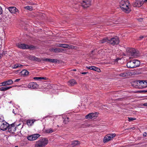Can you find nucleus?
<instances>
[{"instance_id":"f257e3e1","label":"nucleus","mask_w":147,"mask_h":147,"mask_svg":"<svg viewBox=\"0 0 147 147\" xmlns=\"http://www.w3.org/2000/svg\"><path fill=\"white\" fill-rule=\"evenodd\" d=\"M119 5L121 10L126 13H128L131 11L129 1L127 0H122Z\"/></svg>"},{"instance_id":"f03ea898","label":"nucleus","mask_w":147,"mask_h":147,"mask_svg":"<svg viewBox=\"0 0 147 147\" xmlns=\"http://www.w3.org/2000/svg\"><path fill=\"white\" fill-rule=\"evenodd\" d=\"M48 143V139L46 138H43L36 142L34 144V147H45Z\"/></svg>"},{"instance_id":"7ed1b4c3","label":"nucleus","mask_w":147,"mask_h":147,"mask_svg":"<svg viewBox=\"0 0 147 147\" xmlns=\"http://www.w3.org/2000/svg\"><path fill=\"white\" fill-rule=\"evenodd\" d=\"M140 62L138 60H132L128 62L127 64V67L129 68H134L139 66Z\"/></svg>"},{"instance_id":"20e7f679","label":"nucleus","mask_w":147,"mask_h":147,"mask_svg":"<svg viewBox=\"0 0 147 147\" xmlns=\"http://www.w3.org/2000/svg\"><path fill=\"white\" fill-rule=\"evenodd\" d=\"M126 51L127 55L131 56L130 58L135 57L137 55L136 51L134 48H128L127 49Z\"/></svg>"},{"instance_id":"39448f33","label":"nucleus","mask_w":147,"mask_h":147,"mask_svg":"<svg viewBox=\"0 0 147 147\" xmlns=\"http://www.w3.org/2000/svg\"><path fill=\"white\" fill-rule=\"evenodd\" d=\"M116 136L115 134H110L106 136L103 139V142H106L112 140Z\"/></svg>"},{"instance_id":"423d86ee","label":"nucleus","mask_w":147,"mask_h":147,"mask_svg":"<svg viewBox=\"0 0 147 147\" xmlns=\"http://www.w3.org/2000/svg\"><path fill=\"white\" fill-rule=\"evenodd\" d=\"M18 47L20 49H33L34 47L32 45H28L25 44H18L17 45Z\"/></svg>"},{"instance_id":"0eeeda50","label":"nucleus","mask_w":147,"mask_h":147,"mask_svg":"<svg viewBox=\"0 0 147 147\" xmlns=\"http://www.w3.org/2000/svg\"><path fill=\"white\" fill-rule=\"evenodd\" d=\"M108 41L109 43L113 45H117L119 42V38L117 36L109 40Z\"/></svg>"},{"instance_id":"6e6552de","label":"nucleus","mask_w":147,"mask_h":147,"mask_svg":"<svg viewBox=\"0 0 147 147\" xmlns=\"http://www.w3.org/2000/svg\"><path fill=\"white\" fill-rule=\"evenodd\" d=\"M16 130V127L15 125V123H12L9 125L8 128V131L11 133H14Z\"/></svg>"},{"instance_id":"1a4fd4ad","label":"nucleus","mask_w":147,"mask_h":147,"mask_svg":"<svg viewBox=\"0 0 147 147\" xmlns=\"http://www.w3.org/2000/svg\"><path fill=\"white\" fill-rule=\"evenodd\" d=\"M143 3L142 0H136L135 2L132 3V5L134 7H139L141 6Z\"/></svg>"},{"instance_id":"9d476101","label":"nucleus","mask_w":147,"mask_h":147,"mask_svg":"<svg viewBox=\"0 0 147 147\" xmlns=\"http://www.w3.org/2000/svg\"><path fill=\"white\" fill-rule=\"evenodd\" d=\"M8 10L11 13L17 14L19 13V11L14 7H10L7 8Z\"/></svg>"},{"instance_id":"9b49d317","label":"nucleus","mask_w":147,"mask_h":147,"mask_svg":"<svg viewBox=\"0 0 147 147\" xmlns=\"http://www.w3.org/2000/svg\"><path fill=\"white\" fill-rule=\"evenodd\" d=\"M40 135L38 134H35L28 137V139L30 141L35 140L37 139L40 136Z\"/></svg>"},{"instance_id":"f8f14e48","label":"nucleus","mask_w":147,"mask_h":147,"mask_svg":"<svg viewBox=\"0 0 147 147\" xmlns=\"http://www.w3.org/2000/svg\"><path fill=\"white\" fill-rule=\"evenodd\" d=\"M29 88L31 89H36L38 88V85L36 82H31L27 86Z\"/></svg>"},{"instance_id":"ddd939ff","label":"nucleus","mask_w":147,"mask_h":147,"mask_svg":"<svg viewBox=\"0 0 147 147\" xmlns=\"http://www.w3.org/2000/svg\"><path fill=\"white\" fill-rule=\"evenodd\" d=\"M91 5V1L90 0H83L82 5L84 8L89 7Z\"/></svg>"},{"instance_id":"4468645a","label":"nucleus","mask_w":147,"mask_h":147,"mask_svg":"<svg viewBox=\"0 0 147 147\" xmlns=\"http://www.w3.org/2000/svg\"><path fill=\"white\" fill-rule=\"evenodd\" d=\"M138 84L143 88H145L147 87V81L138 80Z\"/></svg>"},{"instance_id":"2eb2a0df","label":"nucleus","mask_w":147,"mask_h":147,"mask_svg":"<svg viewBox=\"0 0 147 147\" xmlns=\"http://www.w3.org/2000/svg\"><path fill=\"white\" fill-rule=\"evenodd\" d=\"M9 124L6 122H4L2 123L0 126V129L1 130L5 131L8 128Z\"/></svg>"},{"instance_id":"dca6fc26","label":"nucleus","mask_w":147,"mask_h":147,"mask_svg":"<svg viewBox=\"0 0 147 147\" xmlns=\"http://www.w3.org/2000/svg\"><path fill=\"white\" fill-rule=\"evenodd\" d=\"M42 60L43 61H48L50 63H56L57 62V59L43 58L42 59Z\"/></svg>"},{"instance_id":"f3484780","label":"nucleus","mask_w":147,"mask_h":147,"mask_svg":"<svg viewBox=\"0 0 147 147\" xmlns=\"http://www.w3.org/2000/svg\"><path fill=\"white\" fill-rule=\"evenodd\" d=\"M13 83V81L11 80H9L7 81L2 82L1 83L2 86H5L6 85H9L12 84Z\"/></svg>"},{"instance_id":"a211bd4d","label":"nucleus","mask_w":147,"mask_h":147,"mask_svg":"<svg viewBox=\"0 0 147 147\" xmlns=\"http://www.w3.org/2000/svg\"><path fill=\"white\" fill-rule=\"evenodd\" d=\"M96 113H91L86 116V118L88 119H92L96 116Z\"/></svg>"},{"instance_id":"6ab92c4d","label":"nucleus","mask_w":147,"mask_h":147,"mask_svg":"<svg viewBox=\"0 0 147 147\" xmlns=\"http://www.w3.org/2000/svg\"><path fill=\"white\" fill-rule=\"evenodd\" d=\"M131 73L129 71H126L119 74L120 76L125 77L131 75Z\"/></svg>"},{"instance_id":"aec40b11","label":"nucleus","mask_w":147,"mask_h":147,"mask_svg":"<svg viewBox=\"0 0 147 147\" xmlns=\"http://www.w3.org/2000/svg\"><path fill=\"white\" fill-rule=\"evenodd\" d=\"M50 51H53L55 53L61 52H62L63 51H64V49H63L57 48H53L51 49H50Z\"/></svg>"},{"instance_id":"412c9836","label":"nucleus","mask_w":147,"mask_h":147,"mask_svg":"<svg viewBox=\"0 0 147 147\" xmlns=\"http://www.w3.org/2000/svg\"><path fill=\"white\" fill-rule=\"evenodd\" d=\"M29 73V72L27 70L24 69L22 71L20 72V75L22 76L25 77L28 76Z\"/></svg>"},{"instance_id":"4be33fe9","label":"nucleus","mask_w":147,"mask_h":147,"mask_svg":"<svg viewBox=\"0 0 147 147\" xmlns=\"http://www.w3.org/2000/svg\"><path fill=\"white\" fill-rule=\"evenodd\" d=\"M62 47L65 48L75 49V47L72 45H68L67 44H63Z\"/></svg>"},{"instance_id":"5701e85b","label":"nucleus","mask_w":147,"mask_h":147,"mask_svg":"<svg viewBox=\"0 0 147 147\" xmlns=\"http://www.w3.org/2000/svg\"><path fill=\"white\" fill-rule=\"evenodd\" d=\"M55 129H53L51 128L45 129L44 131L45 133L49 134L54 132L55 131Z\"/></svg>"},{"instance_id":"b1692460","label":"nucleus","mask_w":147,"mask_h":147,"mask_svg":"<svg viewBox=\"0 0 147 147\" xmlns=\"http://www.w3.org/2000/svg\"><path fill=\"white\" fill-rule=\"evenodd\" d=\"M77 84V82L74 79L70 80L68 82V84L70 86H72Z\"/></svg>"},{"instance_id":"393cba45","label":"nucleus","mask_w":147,"mask_h":147,"mask_svg":"<svg viewBox=\"0 0 147 147\" xmlns=\"http://www.w3.org/2000/svg\"><path fill=\"white\" fill-rule=\"evenodd\" d=\"M86 68L88 69H91L94 71H97L98 72L99 71L98 70L100 71V69L94 66L91 67L86 66Z\"/></svg>"},{"instance_id":"a878e982","label":"nucleus","mask_w":147,"mask_h":147,"mask_svg":"<svg viewBox=\"0 0 147 147\" xmlns=\"http://www.w3.org/2000/svg\"><path fill=\"white\" fill-rule=\"evenodd\" d=\"M34 120H28L27 121V124L28 126H31L35 121Z\"/></svg>"},{"instance_id":"bb28decb","label":"nucleus","mask_w":147,"mask_h":147,"mask_svg":"<svg viewBox=\"0 0 147 147\" xmlns=\"http://www.w3.org/2000/svg\"><path fill=\"white\" fill-rule=\"evenodd\" d=\"M11 86H4L1 87L0 88V90L2 91H4L7 90L10 88H11Z\"/></svg>"},{"instance_id":"cd10ccee","label":"nucleus","mask_w":147,"mask_h":147,"mask_svg":"<svg viewBox=\"0 0 147 147\" xmlns=\"http://www.w3.org/2000/svg\"><path fill=\"white\" fill-rule=\"evenodd\" d=\"M80 144V142L78 141H74L71 142V145L72 146L78 145Z\"/></svg>"},{"instance_id":"c85d7f7f","label":"nucleus","mask_w":147,"mask_h":147,"mask_svg":"<svg viewBox=\"0 0 147 147\" xmlns=\"http://www.w3.org/2000/svg\"><path fill=\"white\" fill-rule=\"evenodd\" d=\"M63 121L65 124L67 123L69 121V118L67 117H63Z\"/></svg>"},{"instance_id":"c756f323","label":"nucleus","mask_w":147,"mask_h":147,"mask_svg":"<svg viewBox=\"0 0 147 147\" xmlns=\"http://www.w3.org/2000/svg\"><path fill=\"white\" fill-rule=\"evenodd\" d=\"M24 8L25 9L30 11H32L33 10V8L32 6H26Z\"/></svg>"},{"instance_id":"7c9ffc66","label":"nucleus","mask_w":147,"mask_h":147,"mask_svg":"<svg viewBox=\"0 0 147 147\" xmlns=\"http://www.w3.org/2000/svg\"><path fill=\"white\" fill-rule=\"evenodd\" d=\"M35 56L32 55H29L28 57V58L30 60L34 61Z\"/></svg>"},{"instance_id":"2f4dec72","label":"nucleus","mask_w":147,"mask_h":147,"mask_svg":"<svg viewBox=\"0 0 147 147\" xmlns=\"http://www.w3.org/2000/svg\"><path fill=\"white\" fill-rule=\"evenodd\" d=\"M42 60V59L39 58L35 57L34 61L40 62Z\"/></svg>"},{"instance_id":"473e14b6","label":"nucleus","mask_w":147,"mask_h":147,"mask_svg":"<svg viewBox=\"0 0 147 147\" xmlns=\"http://www.w3.org/2000/svg\"><path fill=\"white\" fill-rule=\"evenodd\" d=\"M128 121H131L133 120H134L136 119L135 118H132V117H128Z\"/></svg>"},{"instance_id":"72a5a7b5","label":"nucleus","mask_w":147,"mask_h":147,"mask_svg":"<svg viewBox=\"0 0 147 147\" xmlns=\"http://www.w3.org/2000/svg\"><path fill=\"white\" fill-rule=\"evenodd\" d=\"M107 40L108 39H103L100 40V42L102 43H104L107 42Z\"/></svg>"},{"instance_id":"f704fd0d","label":"nucleus","mask_w":147,"mask_h":147,"mask_svg":"<svg viewBox=\"0 0 147 147\" xmlns=\"http://www.w3.org/2000/svg\"><path fill=\"white\" fill-rule=\"evenodd\" d=\"M19 65L18 64H16L14 65V66L13 67V69L17 68L19 67Z\"/></svg>"},{"instance_id":"c9c22d12","label":"nucleus","mask_w":147,"mask_h":147,"mask_svg":"<svg viewBox=\"0 0 147 147\" xmlns=\"http://www.w3.org/2000/svg\"><path fill=\"white\" fill-rule=\"evenodd\" d=\"M34 79L36 80H39L41 79V78L39 77H35L34 78Z\"/></svg>"},{"instance_id":"e433bc0d","label":"nucleus","mask_w":147,"mask_h":147,"mask_svg":"<svg viewBox=\"0 0 147 147\" xmlns=\"http://www.w3.org/2000/svg\"><path fill=\"white\" fill-rule=\"evenodd\" d=\"M4 120V118L3 117V116H1L0 117V121L1 122V121H3Z\"/></svg>"},{"instance_id":"4c0bfd02","label":"nucleus","mask_w":147,"mask_h":147,"mask_svg":"<svg viewBox=\"0 0 147 147\" xmlns=\"http://www.w3.org/2000/svg\"><path fill=\"white\" fill-rule=\"evenodd\" d=\"M3 10L2 7L0 6V15L2 13Z\"/></svg>"},{"instance_id":"58836bf2","label":"nucleus","mask_w":147,"mask_h":147,"mask_svg":"<svg viewBox=\"0 0 147 147\" xmlns=\"http://www.w3.org/2000/svg\"><path fill=\"white\" fill-rule=\"evenodd\" d=\"M62 44H57V45L56 46L58 47H62Z\"/></svg>"},{"instance_id":"ea45409f","label":"nucleus","mask_w":147,"mask_h":147,"mask_svg":"<svg viewBox=\"0 0 147 147\" xmlns=\"http://www.w3.org/2000/svg\"><path fill=\"white\" fill-rule=\"evenodd\" d=\"M5 51H3L0 54L3 57V55H5Z\"/></svg>"},{"instance_id":"a19ab883","label":"nucleus","mask_w":147,"mask_h":147,"mask_svg":"<svg viewBox=\"0 0 147 147\" xmlns=\"http://www.w3.org/2000/svg\"><path fill=\"white\" fill-rule=\"evenodd\" d=\"M20 80V79H17L14 82H19Z\"/></svg>"},{"instance_id":"79ce46f5","label":"nucleus","mask_w":147,"mask_h":147,"mask_svg":"<svg viewBox=\"0 0 147 147\" xmlns=\"http://www.w3.org/2000/svg\"><path fill=\"white\" fill-rule=\"evenodd\" d=\"M147 136V135L146 133L144 132L143 134V136L144 137H146Z\"/></svg>"},{"instance_id":"37998d69","label":"nucleus","mask_w":147,"mask_h":147,"mask_svg":"<svg viewBox=\"0 0 147 147\" xmlns=\"http://www.w3.org/2000/svg\"><path fill=\"white\" fill-rule=\"evenodd\" d=\"M143 105L144 106H147V103H146L143 104Z\"/></svg>"},{"instance_id":"c03bdc74","label":"nucleus","mask_w":147,"mask_h":147,"mask_svg":"<svg viewBox=\"0 0 147 147\" xmlns=\"http://www.w3.org/2000/svg\"><path fill=\"white\" fill-rule=\"evenodd\" d=\"M144 37V36H140V39H142Z\"/></svg>"},{"instance_id":"a18cd8bd","label":"nucleus","mask_w":147,"mask_h":147,"mask_svg":"<svg viewBox=\"0 0 147 147\" xmlns=\"http://www.w3.org/2000/svg\"><path fill=\"white\" fill-rule=\"evenodd\" d=\"M87 73V72H84L82 73L81 74H86Z\"/></svg>"},{"instance_id":"49530a36","label":"nucleus","mask_w":147,"mask_h":147,"mask_svg":"<svg viewBox=\"0 0 147 147\" xmlns=\"http://www.w3.org/2000/svg\"><path fill=\"white\" fill-rule=\"evenodd\" d=\"M30 4V5H34L35 4L34 3H33L32 2Z\"/></svg>"},{"instance_id":"de8ad7c7","label":"nucleus","mask_w":147,"mask_h":147,"mask_svg":"<svg viewBox=\"0 0 147 147\" xmlns=\"http://www.w3.org/2000/svg\"><path fill=\"white\" fill-rule=\"evenodd\" d=\"M47 117L50 118V117H51L50 116H47L45 117H43V118H45Z\"/></svg>"},{"instance_id":"09e8293b","label":"nucleus","mask_w":147,"mask_h":147,"mask_svg":"<svg viewBox=\"0 0 147 147\" xmlns=\"http://www.w3.org/2000/svg\"><path fill=\"white\" fill-rule=\"evenodd\" d=\"M142 91L144 92H147V90H144Z\"/></svg>"},{"instance_id":"8fccbe9b","label":"nucleus","mask_w":147,"mask_h":147,"mask_svg":"<svg viewBox=\"0 0 147 147\" xmlns=\"http://www.w3.org/2000/svg\"><path fill=\"white\" fill-rule=\"evenodd\" d=\"M41 78V79H45L46 78H44V77H40Z\"/></svg>"},{"instance_id":"3c124183","label":"nucleus","mask_w":147,"mask_h":147,"mask_svg":"<svg viewBox=\"0 0 147 147\" xmlns=\"http://www.w3.org/2000/svg\"><path fill=\"white\" fill-rule=\"evenodd\" d=\"M19 67H21L23 66V65H21L20 64H19Z\"/></svg>"},{"instance_id":"603ef678","label":"nucleus","mask_w":147,"mask_h":147,"mask_svg":"<svg viewBox=\"0 0 147 147\" xmlns=\"http://www.w3.org/2000/svg\"><path fill=\"white\" fill-rule=\"evenodd\" d=\"M71 70L74 71H76V69H74Z\"/></svg>"},{"instance_id":"864d4df0","label":"nucleus","mask_w":147,"mask_h":147,"mask_svg":"<svg viewBox=\"0 0 147 147\" xmlns=\"http://www.w3.org/2000/svg\"><path fill=\"white\" fill-rule=\"evenodd\" d=\"M2 57V56L0 54V59Z\"/></svg>"},{"instance_id":"5fc2aeb1","label":"nucleus","mask_w":147,"mask_h":147,"mask_svg":"<svg viewBox=\"0 0 147 147\" xmlns=\"http://www.w3.org/2000/svg\"><path fill=\"white\" fill-rule=\"evenodd\" d=\"M146 2H147V0H144Z\"/></svg>"},{"instance_id":"6e6d98bb","label":"nucleus","mask_w":147,"mask_h":147,"mask_svg":"<svg viewBox=\"0 0 147 147\" xmlns=\"http://www.w3.org/2000/svg\"><path fill=\"white\" fill-rule=\"evenodd\" d=\"M15 147H18V146H15Z\"/></svg>"}]
</instances>
